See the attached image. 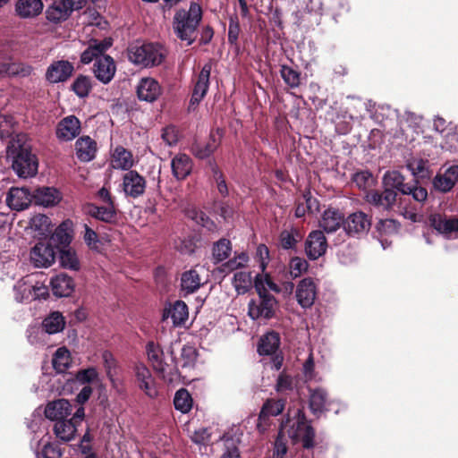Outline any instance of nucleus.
I'll use <instances>...</instances> for the list:
<instances>
[{"label": "nucleus", "instance_id": "obj_1", "mask_svg": "<svg viewBox=\"0 0 458 458\" xmlns=\"http://www.w3.org/2000/svg\"><path fill=\"white\" fill-rule=\"evenodd\" d=\"M280 435H287L294 443L306 449L315 445V431L301 409L289 411L287 419L282 422Z\"/></svg>", "mask_w": 458, "mask_h": 458}, {"label": "nucleus", "instance_id": "obj_2", "mask_svg": "<svg viewBox=\"0 0 458 458\" xmlns=\"http://www.w3.org/2000/svg\"><path fill=\"white\" fill-rule=\"evenodd\" d=\"M202 20V9L197 3H191L189 9H179L173 18L174 34L188 46L191 45L198 34V28Z\"/></svg>", "mask_w": 458, "mask_h": 458}, {"label": "nucleus", "instance_id": "obj_3", "mask_svg": "<svg viewBox=\"0 0 458 458\" xmlns=\"http://www.w3.org/2000/svg\"><path fill=\"white\" fill-rule=\"evenodd\" d=\"M146 352L153 369L165 381L175 383L179 380V372L172 352L165 354L161 347L154 342L147 344Z\"/></svg>", "mask_w": 458, "mask_h": 458}, {"label": "nucleus", "instance_id": "obj_4", "mask_svg": "<svg viewBox=\"0 0 458 458\" xmlns=\"http://www.w3.org/2000/svg\"><path fill=\"white\" fill-rule=\"evenodd\" d=\"M14 300L21 303L46 300L49 296L48 287L33 275H29L13 285Z\"/></svg>", "mask_w": 458, "mask_h": 458}, {"label": "nucleus", "instance_id": "obj_5", "mask_svg": "<svg viewBox=\"0 0 458 458\" xmlns=\"http://www.w3.org/2000/svg\"><path fill=\"white\" fill-rule=\"evenodd\" d=\"M165 57L162 46L154 43L133 44L128 49L129 60L144 67L155 66L161 64Z\"/></svg>", "mask_w": 458, "mask_h": 458}, {"label": "nucleus", "instance_id": "obj_6", "mask_svg": "<svg viewBox=\"0 0 458 458\" xmlns=\"http://www.w3.org/2000/svg\"><path fill=\"white\" fill-rule=\"evenodd\" d=\"M12 157V168L20 178H31L38 174V158L29 145H21L13 149Z\"/></svg>", "mask_w": 458, "mask_h": 458}, {"label": "nucleus", "instance_id": "obj_7", "mask_svg": "<svg viewBox=\"0 0 458 458\" xmlns=\"http://www.w3.org/2000/svg\"><path fill=\"white\" fill-rule=\"evenodd\" d=\"M404 176L396 170L385 173L382 182L385 190L397 191L404 195H411L413 199L421 203L428 198V191L425 188L418 185L404 183Z\"/></svg>", "mask_w": 458, "mask_h": 458}, {"label": "nucleus", "instance_id": "obj_8", "mask_svg": "<svg viewBox=\"0 0 458 458\" xmlns=\"http://www.w3.org/2000/svg\"><path fill=\"white\" fill-rule=\"evenodd\" d=\"M277 301L271 294L259 295V300H251L248 305V314L254 319H270L275 316Z\"/></svg>", "mask_w": 458, "mask_h": 458}, {"label": "nucleus", "instance_id": "obj_9", "mask_svg": "<svg viewBox=\"0 0 458 458\" xmlns=\"http://www.w3.org/2000/svg\"><path fill=\"white\" fill-rule=\"evenodd\" d=\"M133 372L139 388L148 397H157L158 394L157 385L148 367L143 362L138 361L133 365Z\"/></svg>", "mask_w": 458, "mask_h": 458}, {"label": "nucleus", "instance_id": "obj_10", "mask_svg": "<svg viewBox=\"0 0 458 458\" xmlns=\"http://www.w3.org/2000/svg\"><path fill=\"white\" fill-rule=\"evenodd\" d=\"M316 297L317 285L315 282L310 277L301 280L295 291L298 304L303 309H309L314 304Z\"/></svg>", "mask_w": 458, "mask_h": 458}, {"label": "nucleus", "instance_id": "obj_11", "mask_svg": "<svg viewBox=\"0 0 458 458\" xmlns=\"http://www.w3.org/2000/svg\"><path fill=\"white\" fill-rule=\"evenodd\" d=\"M122 185L125 195L135 199L145 192L146 180L138 172L130 170L123 174Z\"/></svg>", "mask_w": 458, "mask_h": 458}, {"label": "nucleus", "instance_id": "obj_12", "mask_svg": "<svg viewBox=\"0 0 458 458\" xmlns=\"http://www.w3.org/2000/svg\"><path fill=\"white\" fill-rule=\"evenodd\" d=\"M81 132V122L75 115L63 118L56 125L55 135L61 141H71Z\"/></svg>", "mask_w": 458, "mask_h": 458}, {"label": "nucleus", "instance_id": "obj_13", "mask_svg": "<svg viewBox=\"0 0 458 458\" xmlns=\"http://www.w3.org/2000/svg\"><path fill=\"white\" fill-rule=\"evenodd\" d=\"M73 65L66 60L53 62L46 72V80L50 83H59L67 81L73 72Z\"/></svg>", "mask_w": 458, "mask_h": 458}, {"label": "nucleus", "instance_id": "obj_14", "mask_svg": "<svg viewBox=\"0 0 458 458\" xmlns=\"http://www.w3.org/2000/svg\"><path fill=\"white\" fill-rule=\"evenodd\" d=\"M371 221L363 212L351 214L344 223V228L349 235H361L369 232Z\"/></svg>", "mask_w": 458, "mask_h": 458}, {"label": "nucleus", "instance_id": "obj_15", "mask_svg": "<svg viewBox=\"0 0 458 458\" xmlns=\"http://www.w3.org/2000/svg\"><path fill=\"white\" fill-rule=\"evenodd\" d=\"M327 248V239L322 231H312L309 234L305 243V251L310 259H317L324 255Z\"/></svg>", "mask_w": 458, "mask_h": 458}, {"label": "nucleus", "instance_id": "obj_16", "mask_svg": "<svg viewBox=\"0 0 458 458\" xmlns=\"http://www.w3.org/2000/svg\"><path fill=\"white\" fill-rule=\"evenodd\" d=\"M55 259L53 247L49 244L39 242L30 251V260L37 267H48Z\"/></svg>", "mask_w": 458, "mask_h": 458}, {"label": "nucleus", "instance_id": "obj_17", "mask_svg": "<svg viewBox=\"0 0 458 458\" xmlns=\"http://www.w3.org/2000/svg\"><path fill=\"white\" fill-rule=\"evenodd\" d=\"M211 73V64H206L199 76L198 80L195 83L192 96L190 102V107H193L197 106L206 96L208 87H209V77Z\"/></svg>", "mask_w": 458, "mask_h": 458}, {"label": "nucleus", "instance_id": "obj_18", "mask_svg": "<svg viewBox=\"0 0 458 458\" xmlns=\"http://www.w3.org/2000/svg\"><path fill=\"white\" fill-rule=\"evenodd\" d=\"M32 199L28 189L13 187L7 193L6 203L10 208L20 211L27 208Z\"/></svg>", "mask_w": 458, "mask_h": 458}, {"label": "nucleus", "instance_id": "obj_19", "mask_svg": "<svg viewBox=\"0 0 458 458\" xmlns=\"http://www.w3.org/2000/svg\"><path fill=\"white\" fill-rule=\"evenodd\" d=\"M162 89L153 78H142L137 86L138 98L146 102H154L161 95Z\"/></svg>", "mask_w": 458, "mask_h": 458}, {"label": "nucleus", "instance_id": "obj_20", "mask_svg": "<svg viewBox=\"0 0 458 458\" xmlns=\"http://www.w3.org/2000/svg\"><path fill=\"white\" fill-rule=\"evenodd\" d=\"M458 182V165H452L443 173L439 172L433 179L435 190L441 192H447L453 189Z\"/></svg>", "mask_w": 458, "mask_h": 458}, {"label": "nucleus", "instance_id": "obj_21", "mask_svg": "<svg viewBox=\"0 0 458 458\" xmlns=\"http://www.w3.org/2000/svg\"><path fill=\"white\" fill-rule=\"evenodd\" d=\"M116 67L113 58L109 55L100 56L94 64L96 78L104 84L112 81L115 74Z\"/></svg>", "mask_w": 458, "mask_h": 458}, {"label": "nucleus", "instance_id": "obj_22", "mask_svg": "<svg viewBox=\"0 0 458 458\" xmlns=\"http://www.w3.org/2000/svg\"><path fill=\"white\" fill-rule=\"evenodd\" d=\"M72 405L65 399H58L47 403L45 408V415L50 420L55 422L65 420L72 413Z\"/></svg>", "mask_w": 458, "mask_h": 458}, {"label": "nucleus", "instance_id": "obj_23", "mask_svg": "<svg viewBox=\"0 0 458 458\" xmlns=\"http://www.w3.org/2000/svg\"><path fill=\"white\" fill-rule=\"evenodd\" d=\"M431 225L439 233L446 238H458V217L447 218L442 216H434Z\"/></svg>", "mask_w": 458, "mask_h": 458}, {"label": "nucleus", "instance_id": "obj_24", "mask_svg": "<svg viewBox=\"0 0 458 458\" xmlns=\"http://www.w3.org/2000/svg\"><path fill=\"white\" fill-rule=\"evenodd\" d=\"M43 8L42 0H17L14 11L21 19H33L42 13Z\"/></svg>", "mask_w": 458, "mask_h": 458}, {"label": "nucleus", "instance_id": "obj_25", "mask_svg": "<svg viewBox=\"0 0 458 458\" xmlns=\"http://www.w3.org/2000/svg\"><path fill=\"white\" fill-rule=\"evenodd\" d=\"M203 268L195 267L184 272L181 277V288L184 294L195 293L206 283L201 277Z\"/></svg>", "mask_w": 458, "mask_h": 458}, {"label": "nucleus", "instance_id": "obj_26", "mask_svg": "<svg viewBox=\"0 0 458 458\" xmlns=\"http://www.w3.org/2000/svg\"><path fill=\"white\" fill-rule=\"evenodd\" d=\"M397 193L392 190H384L383 192L370 191L366 194V200L383 210L389 209L396 201Z\"/></svg>", "mask_w": 458, "mask_h": 458}, {"label": "nucleus", "instance_id": "obj_27", "mask_svg": "<svg viewBox=\"0 0 458 458\" xmlns=\"http://www.w3.org/2000/svg\"><path fill=\"white\" fill-rule=\"evenodd\" d=\"M33 199L37 205L49 208L61 201L62 194L54 187H40L35 191Z\"/></svg>", "mask_w": 458, "mask_h": 458}, {"label": "nucleus", "instance_id": "obj_28", "mask_svg": "<svg viewBox=\"0 0 458 458\" xmlns=\"http://www.w3.org/2000/svg\"><path fill=\"white\" fill-rule=\"evenodd\" d=\"M189 312L187 305L182 301H176L165 309L163 319H171L174 326L178 327L188 319Z\"/></svg>", "mask_w": 458, "mask_h": 458}, {"label": "nucleus", "instance_id": "obj_29", "mask_svg": "<svg viewBox=\"0 0 458 458\" xmlns=\"http://www.w3.org/2000/svg\"><path fill=\"white\" fill-rule=\"evenodd\" d=\"M75 149L77 157L82 162H89L95 158L97 143L89 136H82L76 140Z\"/></svg>", "mask_w": 458, "mask_h": 458}, {"label": "nucleus", "instance_id": "obj_30", "mask_svg": "<svg viewBox=\"0 0 458 458\" xmlns=\"http://www.w3.org/2000/svg\"><path fill=\"white\" fill-rule=\"evenodd\" d=\"M171 168L173 175L177 180H183L192 170V161L186 154L179 153L172 158Z\"/></svg>", "mask_w": 458, "mask_h": 458}, {"label": "nucleus", "instance_id": "obj_31", "mask_svg": "<svg viewBox=\"0 0 458 458\" xmlns=\"http://www.w3.org/2000/svg\"><path fill=\"white\" fill-rule=\"evenodd\" d=\"M344 223L342 213L335 208H329L323 212L319 226L329 233L335 232L342 225H344Z\"/></svg>", "mask_w": 458, "mask_h": 458}, {"label": "nucleus", "instance_id": "obj_32", "mask_svg": "<svg viewBox=\"0 0 458 458\" xmlns=\"http://www.w3.org/2000/svg\"><path fill=\"white\" fill-rule=\"evenodd\" d=\"M72 13L66 0L55 1L46 11L47 19L57 23L65 21Z\"/></svg>", "mask_w": 458, "mask_h": 458}, {"label": "nucleus", "instance_id": "obj_33", "mask_svg": "<svg viewBox=\"0 0 458 458\" xmlns=\"http://www.w3.org/2000/svg\"><path fill=\"white\" fill-rule=\"evenodd\" d=\"M328 403L327 392L326 389L322 387L310 389L309 405L314 415L319 416L323 413Z\"/></svg>", "mask_w": 458, "mask_h": 458}, {"label": "nucleus", "instance_id": "obj_34", "mask_svg": "<svg viewBox=\"0 0 458 458\" xmlns=\"http://www.w3.org/2000/svg\"><path fill=\"white\" fill-rule=\"evenodd\" d=\"M54 295L57 297L70 296L74 290V283L72 277L65 274L56 275L50 282Z\"/></svg>", "mask_w": 458, "mask_h": 458}, {"label": "nucleus", "instance_id": "obj_35", "mask_svg": "<svg viewBox=\"0 0 458 458\" xmlns=\"http://www.w3.org/2000/svg\"><path fill=\"white\" fill-rule=\"evenodd\" d=\"M111 46L110 40L105 39L102 41L91 40L89 47L82 52L81 61L83 64H89L94 59L96 61L106 52Z\"/></svg>", "mask_w": 458, "mask_h": 458}, {"label": "nucleus", "instance_id": "obj_36", "mask_svg": "<svg viewBox=\"0 0 458 458\" xmlns=\"http://www.w3.org/2000/svg\"><path fill=\"white\" fill-rule=\"evenodd\" d=\"M111 164L114 169L130 171L134 165V158L129 150L122 146H118L112 153Z\"/></svg>", "mask_w": 458, "mask_h": 458}, {"label": "nucleus", "instance_id": "obj_37", "mask_svg": "<svg viewBox=\"0 0 458 458\" xmlns=\"http://www.w3.org/2000/svg\"><path fill=\"white\" fill-rule=\"evenodd\" d=\"M89 214L103 222L113 224L117 220V210L114 204L96 206L90 205L89 207Z\"/></svg>", "mask_w": 458, "mask_h": 458}, {"label": "nucleus", "instance_id": "obj_38", "mask_svg": "<svg viewBox=\"0 0 458 458\" xmlns=\"http://www.w3.org/2000/svg\"><path fill=\"white\" fill-rule=\"evenodd\" d=\"M254 287L258 295L269 294L268 291H272L276 293L281 292L279 285L272 280L270 275L266 273L265 270H262L261 273L256 275L254 278Z\"/></svg>", "mask_w": 458, "mask_h": 458}, {"label": "nucleus", "instance_id": "obj_39", "mask_svg": "<svg viewBox=\"0 0 458 458\" xmlns=\"http://www.w3.org/2000/svg\"><path fill=\"white\" fill-rule=\"evenodd\" d=\"M284 409V402L283 400H267L260 411L259 420L261 421L268 416H277ZM257 428L260 432H263L265 428L262 427L261 422L257 424Z\"/></svg>", "mask_w": 458, "mask_h": 458}, {"label": "nucleus", "instance_id": "obj_40", "mask_svg": "<svg viewBox=\"0 0 458 458\" xmlns=\"http://www.w3.org/2000/svg\"><path fill=\"white\" fill-rule=\"evenodd\" d=\"M78 425L71 419L57 421L55 424L54 431L58 438L63 441H71L74 438Z\"/></svg>", "mask_w": 458, "mask_h": 458}, {"label": "nucleus", "instance_id": "obj_41", "mask_svg": "<svg viewBox=\"0 0 458 458\" xmlns=\"http://www.w3.org/2000/svg\"><path fill=\"white\" fill-rule=\"evenodd\" d=\"M280 344L278 334L271 332L263 335L258 346V352L260 355H272L274 354Z\"/></svg>", "mask_w": 458, "mask_h": 458}, {"label": "nucleus", "instance_id": "obj_42", "mask_svg": "<svg viewBox=\"0 0 458 458\" xmlns=\"http://www.w3.org/2000/svg\"><path fill=\"white\" fill-rule=\"evenodd\" d=\"M65 326L63 315L58 311L50 313L42 322L45 333L52 335L61 332Z\"/></svg>", "mask_w": 458, "mask_h": 458}, {"label": "nucleus", "instance_id": "obj_43", "mask_svg": "<svg viewBox=\"0 0 458 458\" xmlns=\"http://www.w3.org/2000/svg\"><path fill=\"white\" fill-rule=\"evenodd\" d=\"M233 285L238 294H244L248 293L252 285H254V280H252L251 273L246 271H238L234 274L233 278Z\"/></svg>", "mask_w": 458, "mask_h": 458}, {"label": "nucleus", "instance_id": "obj_44", "mask_svg": "<svg viewBox=\"0 0 458 458\" xmlns=\"http://www.w3.org/2000/svg\"><path fill=\"white\" fill-rule=\"evenodd\" d=\"M72 363L71 354L67 348H58L52 359L54 369L58 373H64L70 367Z\"/></svg>", "mask_w": 458, "mask_h": 458}, {"label": "nucleus", "instance_id": "obj_45", "mask_svg": "<svg viewBox=\"0 0 458 458\" xmlns=\"http://www.w3.org/2000/svg\"><path fill=\"white\" fill-rule=\"evenodd\" d=\"M174 408L182 413H187L192 407V398L190 393L182 388L175 393L174 398Z\"/></svg>", "mask_w": 458, "mask_h": 458}, {"label": "nucleus", "instance_id": "obj_46", "mask_svg": "<svg viewBox=\"0 0 458 458\" xmlns=\"http://www.w3.org/2000/svg\"><path fill=\"white\" fill-rule=\"evenodd\" d=\"M406 166L414 177L425 178L428 174V161L422 158L408 160Z\"/></svg>", "mask_w": 458, "mask_h": 458}, {"label": "nucleus", "instance_id": "obj_47", "mask_svg": "<svg viewBox=\"0 0 458 458\" xmlns=\"http://www.w3.org/2000/svg\"><path fill=\"white\" fill-rule=\"evenodd\" d=\"M32 70L30 65L21 63H4V74L9 76L28 77L31 74Z\"/></svg>", "mask_w": 458, "mask_h": 458}, {"label": "nucleus", "instance_id": "obj_48", "mask_svg": "<svg viewBox=\"0 0 458 458\" xmlns=\"http://www.w3.org/2000/svg\"><path fill=\"white\" fill-rule=\"evenodd\" d=\"M232 251L231 242L227 239H220L213 246V258L216 262L226 259Z\"/></svg>", "mask_w": 458, "mask_h": 458}, {"label": "nucleus", "instance_id": "obj_49", "mask_svg": "<svg viewBox=\"0 0 458 458\" xmlns=\"http://www.w3.org/2000/svg\"><path fill=\"white\" fill-rule=\"evenodd\" d=\"M442 148L455 152L458 151V130L456 125H450L447 132L443 136Z\"/></svg>", "mask_w": 458, "mask_h": 458}, {"label": "nucleus", "instance_id": "obj_50", "mask_svg": "<svg viewBox=\"0 0 458 458\" xmlns=\"http://www.w3.org/2000/svg\"><path fill=\"white\" fill-rule=\"evenodd\" d=\"M60 264L63 267L71 270H79L80 261L74 250L64 249L60 251Z\"/></svg>", "mask_w": 458, "mask_h": 458}, {"label": "nucleus", "instance_id": "obj_51", "mask_svg": "<svg viewBox=\"0 0 458 458\" xmlns=\"http://www.w3.org/2000/svg\"><path fill=\"white\" fill-rule=\"evenodd\" d=\"M186 216L208 231H213L216 228V224L206 214L196 208L188 209Z\"/></svg>", "mask_w": 458, "mask_h": 458}, {"label": "nucleus", "instance_id": "obj_52", "mask_svg": "<svg viewBox=\"0 0 458 458\" xmlns=\"http://www.w3.org/2000/svg\"><path fill=\"white\" fill-rule=\"evenodd\" d=\"M72 88L78 97H87L91 89L90 78L88 76L80 75L72 83Z\"/></svg>", "mask_w": 458, "mask_h": 458}, {"label": "nucleus", "instance_id": "obj_53", "mask_svg": "<svg viewBox=\"0 0 458 458\" xmlns=\"http://www.w3.org/2000/svg\"><path fill=\"white\" fill-rule=\"evenodd\" d=\"M75 380L81 385L89 386L98 381V372L93 367L81 369L76 373Z\"/></svg>", "mask_w": 458, "mask_h": 458}, {"label": "nucleus", "instance_id": "obj_54", "mask_svg": "<svg viewBox=\"0 0 458 458\" xmlns=\"http://www.w3.org/2000/svg\"><path fill=\"white\" fill-rule=\"evenodd\" d=\"M36 455L38 458H60L61 453L48 441H41L38 444Z\"/></svg>", "mask_w": 458, "mask_h": 458}, {"label": "nucleus", "instance_id": "obj_55", "mask_svg": "<svg viewBox=\"0 0 458 458\" xmlns=\"http://www.w3.org/2000/svg\"><path fill=\"white\" fill-rule=\"evenodd\" d=\"M308 269V262L299 257L291 259L289 262V272L293 278L299 277Z\"/></svg>", "mask_w": 458, "mask_h": 458}, {"label": "nucleus", "instance_id": "obj_56", "mask_svg": "<svg viewBox=\"0 0 458 458\" xmlns=\"http://www.w3.org/2000/svg\"><path fill=\"white\" fill-rule=\"evenodd\" d=\"M281 76L284 82L291 88H296L300 84V73L292 67L283 65Z\"/></svg>", "mask_w": 458, "mask_h": 458}, {"label": "nucleus", "instance_id": "obj_57", "mask_svg": "<svg viewBox=\"0 0 458 458\" xmlns=\"http://www.w3.org/2000/svg\"><path fill=\"white\" fill-rule=\"evenodd\" d=\"M249 261V256L245 252H241L237 254L233 259H229L225 262L224 267V271H233L238 268L244 267Z\"/></svg>", "mask_w": 458, "mask_h": 458}, {"label": "nucleus", "instance_id": "obj_58", "mask_svg": "<svg viewBox=\"0 0 458 458\" xmlns=\"http://www.w3.org/2000/svg\"><path fill=\"white\" fill-rule=\"evenodd\" d=\"M102 360H103L104 367L106 371V376L110 379V381L114 383V377L115 374V369H116L117 362H116L114 355L108 351H105L102 353Z\"/></svg>", "mask_w": 458, "mask_h": 458}, {"label": "nucleus", "instance_id": "obj_59", "mask_svg": "<svg viewBox=\"0 0 458 458\" xmlns=\"http://www.w3.org/2000/svg\"><path fill=\"white\" fill-rule=\"evenodd\" d=\"M353 182L362 190H365L370 186H372L375 182V180L369 171H361L358 172L353 176Z\"/></svg>", "mask_w": 458, "mask_h": 458}, {"label": "nucleus", "instance_id": "obj_60", "mask_svg": "<svg viewBox=\"0 0 458 458\" xmlns=\"http://www.w3.org/2000/svg\"><path fill=\"white\" fill-rule=\"evenodd\" d=\"M221 458H240V452L234 439L226 438L224 440V451Z\"/></svg>", "mask_w": 458, "mask_h": 458}, {"label": "nucleus", "instance_id": "obj_61", "mask_svg": "<svg viewBox=\"0 0 458 458\" xmlns=\"http://www.w3.org/2000/svg\"><path fill=\"white\" fill-rule=\"evenodd\" d=\"M216 145L213 143H207L206 145L194 144L192 146L193 154L200 159L209 157L216 149Z\"/></svg>", "mask_w": 458, "mask_h": 458}, {"label": "nucleus", "instance_id": "obj_62", "mask_svg": "<svg viewBox=\"0 0 458 458\" xmlns=\"http://www.w3.org/2000/svg\"><path fill=\"white\" fill-rule=\"evenodd\" d=\"M162 139L168 146L175 145L179 140V131L177 128L174 125L164 128Z\"/></svg>", "mask_w": 458, "mask_h": 458}, {"label": "nucleus", "instance_id": "obj_63", "mask_svg": "<svg viewBox=\"0 0 458 458\" xmlns=\"http://www.w3.org/2000/svg\"><path fill=\"white\" fill-rule=\"evenodd\" d=\"M49 225V218L45 215H36L30 220V226L34 230L39 231L42 233L47 231Z\"/></svg>", "mask_w": 458, "mask_h": 458}, {"label": "nucleus", "instance_id": "obj_64", "mask_svg": "<svg viewBox=\"0 0 458 458\" xmlns=\"http://www.w3.org/2000/svg\"><path fill=\"white\" fill-rule=\"evenodd\" d=\"M181 356L183 367L192 366L197 359L196 350L191 346H184L182 349Z\"/></svg>", "mask_w": 458, "mask_h": 458}]
</instances>
